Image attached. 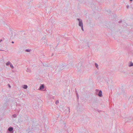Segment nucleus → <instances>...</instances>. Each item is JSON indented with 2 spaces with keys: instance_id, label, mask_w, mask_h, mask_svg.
Returning <instances> with one entry per match:
<instances>
[{
  "instance_id": "9d476101",
  "label": "nucleus",
  "mask_w": 133,
  "mask_h": 133,
  "mask_svg": "<svg viewBox=\"0 0 133 133\" xmlns=\"http://www.w3.org/2000/svg\"><path fill=\"white\" fill-rule=\"evenodd\" d=\"M10 67L12 68V69H14V66L12 65V64L11 63L10 65Z\"/></svg>"
},
{
  "instance_id": "5701e85b",
  "label": "nucleus",
  "mask_w": 133,
  "mask_h": 133,
  "mask_svg": "<svg viewBox=\"0 0 133 133\" xmlns=\"http://www.w3.org/2000/svg\"><path fill=\"white\" fill-rule=\"evenodd\" d=\"M52 19V18H51V19Z\"/></svg>"
},
{
  "instance_id": "7ed1b4c3",
  "label": "nucleus",
  "mask_w": 133,
  "mask_h": 133,
  "mask_svg": "<svg viewBox=\"0 0 133 133\" xmlns=\"http://www.w3.org/2000/svg\"><path fill=\"white\" fill-rule=\"evenodd\" d=\"M44 88V86L42 84L39 87V90H43Z\"/></svg>"
},
{
  "instance_id": "b1692460",
  "label": "nucleus",
  "mask_w": 133,
  "mask_h": 133,
  "mask_svg": "<svg viewBox=\"0 0 133 133\" xmlns=\"http://www.w3.org/2000/svg\"><path fill=\"white\" fill-rule=\"evenodd\" d=\"M64 66H62V67H64Z\"/></svg>"
},
{
  "instance_id": "aec40b11",
  "label": "nucleus",
  "mask_w": 133,
  "mask_h": 133,
  "mask_svg": "<svg viewBox=\"0 0 133 133\" xmlns=\"http://www.w3.org/2000/svg\"><path fill=\"white\" fill-rule=\"evenodd\" d=\"M11 43H14V41H12Z\"/></svg>"
},
{
  "instance_id": "dca6fc26",
  "label": "nucleus",
  "mask_w": 133,
  "mask_h": 133,
  "mask_svg": "<svg viewBox=\"0 0 133 133\" xmlns=\"http://www.w3.org/2000/svg\"><path fill=\"white\" fill-rule=\"evenodd\" d=\"M81 29L83 31H84V29H83V26H81Z\"/></svg>"
},
{
  "instance_id": "412c9836",
  "label": "nucleus",
  "mask_w": 133,
  "mask_h": 133,
  "mask_svg": "<svg viewBox=\"0 0 133 133\" xmlns=\"http://www.w3.org/2000/svg\"><path fill=\"white\" fill-rule=\"evenodd\" d=\"M127 8H128V7H129V6L128 5H127Z\"/></svg>"
},
{
  "instance_id": "39448f33",
  "label": "nucleus",
  "mask_w": 133,
  "mask_h": 133,
  "mask_svg": "<svg viewBox=\"0 0 133 133\" xmlns=\"http://www.w3.org/2000/svg\"><path fill=\"white\" fill-rule=\"evenodd\" d=\"M11 63L10 62L8 61L6 63V66H8L9 65H10Z\"/></svg>"
},
{
  "instance_id": "6ab92c4d",
  "label": "nucleus",
  "mask_w": 133,
  "mask_h": 133,
  "mask_svg": "<svg viewBox=\"0 0 133 133\" xmlns=\"http://www.w3.org/2000/svg\"><path fill=\"white\" fill-rule=\"evenodd\" d=\"M2 40L1 39H0V42H1V41H2Z\"/></svg>"
},
{
  "instance_id": "0eeeda50",
  "label": "nucleus",
  "mask_w": 133,
  "mask_h": 133,
  "mask_svg": "<svg viewBox=\"0 0 133 133\" xmlns=\"http://www.w3.org/2000/svg\"><path fill=\"white\" fill-rule=\"evenodd\" d=\"M23 88L24 89H26L28 88V86L26 85H23Z\"/></svg>"
},
{
  "instance_id": "f257e3e1",
  "label": "nucleus",
  "mask_w": 133,
  "mask_h": 133,
  "mask_svg": "<svg viewBox=\"0 0 133 133\" xmlns=\"http://www.w3.org/2000/svg\"><path fill=\"white\" fill-rule=\"evenodd\" d=\"M77 20L79 21L78 25L79 26L81 27L83 26L82 20L80 18H77Z\"/></svg>"
},
{
  "instance_id": "4468645a",
  "label": "nucleus",
  "mask_w": 133,
  "mask_h": 133,
  "mask_svg": "<svg viewBox=\"0 0 133 133\" xmlns=\"http://www.w3.org/2000/svg\"><path fill=\"white\" fill-rule=\"evenodd\" d=\"M59 103V101H56V102H55V103L56 104H57Z\"/></svg>"
},
{
  "instance_id": "f3484780",
  "label": "nucleus",
  "mask_w": 133,
  "mask_h": 133,
  "mask_svg": "<svg viewBox=\"0 0 133 133\" xmlns=\"http://www.w3.org/2000/svg\"><path fill=\"white\" fill-rule=\"evenodd\" d=\"M8 85L10 88H11V86L10 85V84H8Z\"/></svg>"
},
{
  "instance_id": "2eb2a0df",
  "label": "nucleus",
  "mask_w": 133,
  "mask_h": 133,
  "mask_svg": "<svg viewBox=\"0 0 133 133\" xmlns=\"http://www.w3.org/2000/svg\"><path fill=\"white\" fill-rule=\"evenodd\" d=\"M76 95L78 99V95L77 93L76 92Z\"/></svg>"
},
{
  "instance_id": "423d86ee",
  "label": "nucleus",
  "mask_w": 133,
  "mask_h": 133,
  "mask_svg": "<svg viewBox=\"0 0 133 133\" xmlns=\"http://www.w3.org/2000/svg\"><path fill=\"white\" fill-rule=\"evenodd\" d=\"M129 67L133 66V63H132L131 62H130V63H129Z\"/></svg>"
},
{
  "instance_id": "1a4fd4ad",
  "label": "nucleus",
  "mask_w": 133,
  "mask_h": 133,
  "mask_svg": "<svg viewBox=\"0 0 133 133\" xmlns=\"http://www.w3.org/2000/svg\"><path fill=\"white\" fill-rule=\"evenodd\" d=\"M95 66L98 69V64L96 63H95Z\"/></svg>"
},
{
  "instance_id": "6e6552de",
  "label": "nucleus",
  "mask_w": 133,
  "mask_h": 133,
  "mask_svg": "<svg viewBox=\"0 0 133 133\" xmlns=\"http://www.w3.org/2000/svg\"><path fill=\"white\" fill-rule=\"evenodd\" d=\"M26 71L27 72H31V70L30 69V68H28L27 69V70H26Z\"/></svg>"
},
{
  "instance_id": "f03ea898",
  "label": "nucleus",
  "mask_w": 133,
  "mask_h": 133,
  "mask_svg": "<svg viewBox=\"0 0 133 133\" xmlns=\"http://www.w3.org/2000/svg\"><path fill=\"white\" fill-rule=\"evenodd\" d=\"M96 92L99 91V92L98 94V96L100 97H101L102 95V92L101 90H100L99 91V90L98 89H96Z\"/></svg>"
},
{
  "instance_id": "4be33fe9",
  "label": "nucleus",
  "mask_w": 133,
  "mask_h": 133,
  "mask_svg": "<svg viewBox=\"0 0 133 133\" xmlns=\"http://www.w3.org/2000/svg\"><path fill=\"white\" fill-rule=\"evenodd\" d=\"M132 0H130V1H132Z\"/></svg>"
},
{
  "instance_id": "f8f14e48",
  "label": "nucleus",
  "mask_w": 133,
  "mask_h": 133,
  "mask_svg": "<svg viewBox=\"0 0 133 133\" xmlns=\"http://www.w3.org/2000/svg\"><path fill=\"white\" fill-rule=\"evenodd\" d=\"M30 51L31 50L29 49H26L25 50V51L27 52H30Z\"/></svg>"
},
{
  "instance_id": "9b49d317",
  "label": "nucleus",
  "mask_w": 133,
  "mask_h": 133,
  "mask_svg": "<svg viewBox=\"0 0 133 133\" xmlns=\"http://www.w3.org/2000/svg\"><path fill=\"white\" fill-rule=\"evenodd\" d=\"M67 110L68 111L69 113H70V109L69 107H68L67 108Z\"/></svg>"
},
{
  "instance_id": "20e7f679",
  "label": "nucleus",
  "mask_w": 133,
  "mask_h": 133,
  "mask_svg": "<svg viewBox=\"0 0 133 133\" xmlns=\"http://www.w3.org/2000/svg\"><path fill=\"white\" fill-rule=\"evenodd\" d=\"M13 130V128L12 127H10L8 129V130L9 131L11 132Z\"/></svg>"
},
{
  "instance_id": "a211bd4d",
  "label": "nucleus",
  "mask_w": 133,
  "mask_h": 133,
  "mask_svg": "<svg viewBox=\"0 0 133 133\" xmlns=\"http://www.w3.org/2000/svg\"><path fill=\"white\" fill-rule=\"evenodd\" d=\"M122 21H119L118 22L119 23H120Z\"/></svg>"
},
{
  "instance_id": "393cba45",
  "label": "nucleus",
  "mask_w": 133,
  "mask_h": 133,
  "mask_svg": "<svg viewBox=\"0 0 133 133\" xmlns=\"http://www.w3.org/2000/svg\"><path fill=\"white\" fill-rule=\"evenodd\" d=\"M2 50H0V51H2Z\"/></svg>"
},
{
  "instance_id": "ddd939ff",
  "label": "nucleus",
  "mask_w": 133,
  "mask_h": 133,
  "mask_svg": "<svg viewBox=\"0 0 133 133\" xmlns=\"http://www.w3.org/2000/svg\"><path fill=\"white\" fill-rule=\"evenodd\" d=\"M13 116L14 118H16L17 117V115L16 114H14L13 115Z\"/></svg>"
}]
</instances>
